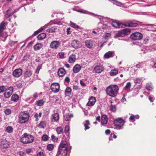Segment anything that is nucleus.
<instances>
[{
	"label": "nucleus",
	"instance_id": "obj_10",
	"mask_svg": "<svg viewBox=\"0 0 156 156\" xmlns=\"http://www.w3.org/2000/svg\"><path fill=\"white\" fill-rule=\"evenodd\" d=\"M60 42L57 41H54L51 42L50 44V47L53 49H57L60 45Z\"/></svg>",
	"mask_w": 156,
	"mask_h": 156
},
{
	"label": "nucleus",
	"instance_id": "obj_27",
	"mask_svg": "<svg viewBox=\"0 0 156 156\" xmlns=\"http://www.w3.org/2000/svg\"><path fill=\"white\" fill-rule=\"evenodd\" d=\"M139 116L138 115H134L133 114H131V115L129 118V120L130 121H135V119H138L139 118Z\"/></svg>",
	"mask_w": 156,
	"mask_h": 156
},
{
	"label": "nucleus",
	"instance_id": "obj_42",
	"mask_svg": "<svg viewBox=\"0 0 156 156\" xmlns=\"http://www.w3.org/2000/svg\"><path fill=\"white\" fill-rule=\"evenodd\" d=\"M11 9H9L7 11L5 15V17L6 18H9L11 15V13L9 12L10 11H11Z\"/></svg>",
	"mask_w": 156,
	"mask_h": 156
},
{
	"label": "nucleus",
	"instance_id": "obj_37",
	"mask_svg": "<svg viewBox=\"0 0 156 156\" xmlns=\"http://www.w3.org/2000/svg\"><path fill=\"white\" fill-rule=\"evenodd\" d=\"M123 36L122 30L121 31H119L114 36V37L115 38H117L119 37Z\"/></svg>",
	"mask_w": 156,
	"mask_h": 156
},
{
	"label": "nucleus",
	"instance_id": "obj_33",
	"mask_svg": "<svg viewBox=\"0 0 156 156\" xmlns=\"http://www.w3.org/2000/svg\"><path fill=\"white\" fill-rule=\"evenodd\" d=\"M36 104L37 106H41L44 104V101L43 100H40L36 101Z\"/></svg>",
	"mask_w": 156,
	"mask_h": 156
},
{
	"label": "nucleus",
	"instance_id": "obj_48",
	"mask_svg": "<svg viewBox=\"0 0 156 156\" xmlns=\"http://www.w3.org/2000/svg\"><path fill=\"white\" fill-rule=\"evenodd\" d=\"M69 126L67 125L65 126V132L66 133H69Z\"/></svg>",
	"mask_w": 156,
	"mask_h": 156
},
{
	"label": "nucleus",
	"instance_id": "obj_21",
	"mask_svg": "<svg viewBox=\"0 0 156 156\" xmlns=\"http://www.w3.org/2000/svg\"><path fill=\"white\" fill-rule=\"evenodd\" d=\"M76 59V55L74 54H72L69 57V62L70 63H74Z\"/></svg>",
	"mask_w": 156,
	"mask_h": 156
},
{
	"label": "nucleus",
	"instance_id": "obj_11",
	"mask_svg": "<svg viewBox=\"0 0 156 156\" xmlns=\"http://www.w3.org/2000/svg\"><path fill=\"white\" fill-rule=\"evenodd\" d=\"M9 143L5 139H2L0 144V148L1 149H6L8 147Z\"/></svg>",
	"mask_w": 156,
	"mask_h": 156
},
{
	"label": "nucleus",
	"instance_id": "obj_9",
	"mask_svg": "<svg viewBox=\"0 0 156 156\" xmlns=\"http://www.w3.org/2000/svg\"><path fill=\"white\" fill-rule=\"evenodd\" d=\"M60 88V85L57 83H53L51 86V89L52 92L56 93L59 91Z\"/></svg>",
	"mask_w": 156,
	"mask_h": 156
},
{
	"label": "nucleus",
	"instance_id": "obj_60",
	"mask_svg": "<svg viewBox=\"0 0 156 156\" xmlns=\"http://www.w3.org/2000/svg\"><path fill=\"white\" fill-rule=\"evenodd\" d=\"M80 84L82 86H85L86 85L84 83L83 81L82 80H80Z\"/></svg>",
	"mask_w": 156,
	"mask_h": 156
},
{
	"label": "nucleus",
	"instance_id": "obj_3",
	"mask_svg": "<svg viewBox=\"0 0 156 156\" xmlns=\"http://www.w3.org/2000/svg\"><path fill=\"white\" fill-rule=\"evenodd\" d=\"M112 24L113 26L119 28H122L124 25L126 27H136L138 25L137 23L130 21H127L124 23V24L118 22H113L112 23Z\"/></svg>",
	"mask_w": 156,
	"mask_h": 156
},
{
	"label": "nucleus",
	"instance_id": "obj_63",
	"mask_svg": "<svg viewBox=\"0 0 156 156\" xmlns=\"http://www.w3.org/2000/svg\"><path fill=\"white\" fill-rule=\"evenodd\" d=\"M70 28L69 27L67 29V34H71V33L70 32Z\"/></svg>",
	"mask_w": 156,
	"mask_h": 156
},
{
	"label": "nucleus",
	"instance_id": "obj_39",
	"mask_svg": "<svg viewBox=\"0 0 156 156\" xmlns=\"http://www.w3.org/2000/svg\"><path fill=\"white\" fill-rule=\"evenodd\" d=\"M46 126L45 122H41L39 124L38 127L41 128H44Z\"/></svg>",
	"mask_w": 156,
	"mask_h": 156
},
{
	"label": "nucleus",
	"instance_id": "obj_5",
	"mask_svg": "<svg viewBox=\"0 0 156 156\" xmlns=\"http://www.w3.org/2000/svg\"><path fill=\"white\" fill-rule=\"evenodd\" d=\"M34 140V138L32 135L25 133L21 137V141L23 144H28L33 142Z\"/></svg>",
	"mask_w": 156,
	"mask_h": 156
},
{
	"label": "nucleus",
	"instance_id": "obj_56",
	"mask_svg": "<svg viewBox=\"0 0 156 156\" xmlns=\"http://www.w3.org/2000/svg\"><path fill=\"white\" fill-rule=\"evenodd\" d=\"M52 140L53 141H55L57 140V138L55 137L54 135H52L51 136Z\"/></svg>",
	"mask_w": 156,
	"mask_h": 156
},
{
	"label": "nucleus",
	"instance_id": "obj_12",
	"mask_svg": "<svg viewBox=\"0 0 156 156\" xmlns=\"http://www.w3.org/2000/svg\"><path fill=\"white\" fill-rule=\"evenodd\" d=\"M22 73V70L21 69H17L13 71L12 75L16 77H19L21 75Z\"/></svg>",
	"mask_w": 156,
	"mask_h": 156
},
{
	"label": "nucleus",
	"instance_id": "obj_54",
	"mask_svg": "<svg viewBox=\"0 0 156 156\" xmlns=\"http://www.w3.org/2000/svg\"><path fill=\"white\" fill-rule=\"evenodd\" d=\"M149 37H147L144 40V44H146L149 40Z\"/></svg>",
	"mask_w": 156,
	"mask_h": 156
},
{
	"label": "nucleus",
	"instance_id": "obj_53",
	"mask_svg": "<svg viewBox=\"0 0 156 156\" xmlns=\"http://www.w3.org/2000/svg\"><path fill=\"white\" fill-rule=\"evenodd\" d=\"M5 90V87L4 86H2L0 87V94L3 92Z\"/></svg>",
	"mask_w": 156,
	"mask_h": 156
},
{
	"label": "nucleus",
	"instance_id": "obj_7",
	"mask_svg": "<svg viewBox=\"0 0 156 156\" xmlns=\"http://www.w3.org/2000/svg\"><path fill=\"white\" fill-rule=\"evenodd\" d=\"M85 44L86 46L90 49H93L95 46L94 41L91 39L86 40Z\"/></svg>",
	"mask_w": 156,
	"mask_h": 156
},
{
	"label": "nucleus",
	"instance_id": "obj_45",
	"mask_svg": "<svg viewBox=\"0 0 156 156\" xmlns=\"http://www.w3.org/2000/svg\"><path fill=\"white\" fill-rule=\"evenodd\" d=\"M54 148L52 144H49L47 145V149L49 151H51L53 150Z\"/></svg>",
	"mask_w": 156,
	"mask_h": 156
},
{
	"label": "nucleus",
	"instance_id": "obj_29",
	"mask_svg": "<svg viewBox=\"0 0 156 156\" xmlns=\"http://www.w3.org/2000/svg\"><path fill=\"white\" fill-rule=\"evenodd\" d=\"M113 53L111 51H109L106 53L104 55V57L106 58H108L113 56Z\"/></svg>",
	"mask_w": 156,
	"mask_h": 156
},
{
	"label": "nucleus",
	"instance_id": "obj_55",
	"mask_svg": "<svg viewBox=\"0 0 156 156\" xmlns=\"http://www.w3.org/2000/svg\"><path fill=\"white\" fill-rule=\"evenodd\" d=\"M61 23V22L58 21H54L53 22V23L54 24H57L60 25Z\"/></svg>",
	"mask_w": 156,
	"mask_h": 156
},
{
	"label": "nucleus",
	"instance_id": "obj_62",
	"mask_svg": "<svg viewBox=\"0 0 156 156\" xmlns=\"http://www.w3.org/2000/svg\"><path fill=\"white\" fill-rule=\"evenodd\" d=\"M88 125H87V124H84V126L85 127V130H86L87 129H89L90 128V127L88 126Z\"/></svg>",
	"mask_w": 156,
	"mask_h": 156
},
{
	"label": "nucleus",
	"instance_id": "obj_59",
	"mask_svg": "<svg viewBox=\"0 0 156 156\" xmlns=\"http://www.w3.org/2000/svg\"><path fill=\"white\" fill-rule=\"evenodd\" d=\"M73 89L74 90H77L79 89V87L76 85L73 86Z\"/></svg>",
	"mask_w": 156,
	"mask_h": 156
},
{
	"label": "nucleus",
	"instance_id": "obj_47",
	"mask_svg": "<svg viewBox=\"0 0 156 156\" xmlns=\"http://www.w3.org/2000/svg\"><path fill=\"white\" fill-rule=\"evenodd\" d=\"M11 110L9 109H7L5 111V113L6 115H9L11 114Z\"/></svg>",
	"mask_w": 156,
	"mask_h": 156
},
{
	"label": "nucleus",
	"instance_id": "obj_64",
	"mask_svg": "<svg viewBox=\"0 0 156 156\" xmlns=\"http://www.w3.org/2000/svg\"><path fill=\"white\" fill-rule=\"evenodd\" d=\"M111 132L110 130L109 129H107L105 131V133L107 134H109Z\"/></svg>",
	"mask_w": 156,
	"mask_h": 156
},
{
	"label": "nucleus",
	"instance_id": "obj_30",
	"mask_svg": "<svg viewBox=\"0 0 156 156\" xmlns=\"http://www.w3.org/2000/svg\"><path fill=\"white\" fill-rule=\"evenodd\" d=\"M6 23L4 22H2L0 24V32L2 31L5 28V26Z\"/></svg>",
	"mask_w": 156,
	"mask_h": 156
},
{
	"label": "nucleus",
	"instance_id": "obj_41",
	"mask_svg": "<svg viewBox=\"0 0 156 156\" xmlns=\"http://www.w3.org/2000/svg\"><path fill=\"white\" fill-rule=\"evenodd\" d=\"M144 63L143 62L139 63L136 65V67L137 68H139L141 67H143L144 66Z\"/></svg>",
	"mask_w": 156,
	"mask_h": 156
},
{
	"label": "nucleus",
	"instance_id": "obj_34",
	"mask_svg": "<svg viewBox=\"0 0 156 156\" xmlns=\"http://www.w3.org/2000/svg\"><path fill=\"white\" fill-rule=\"evenodd\" d=\"M56 131L58 134H62L63 132V128L61 126L57 127L56 128Z\"/></svg>",
	"mask_w": 156,
	"mask_h": 156
},
{
	"label": "nucleus",
	"instance_id": "obj_36",
	"mask_svg": "<svg viewBox=\"0 0 156 156\" xmlns=\"http://www.w3.org/2000/svg\"><path fill=\"white\" fill-rule=\"evenodd\" d=\"M13 129L12 127L9 126L6 127V131L9 133H11L13 131Z\"/></svg>",
	"mask_w": 156,
	"mask_h": 156
},
{
	"label": "nucleus",
	"instance_id": "obj_25",
	"mask_svg": "<svg viewBox=\"0 0 156 156\" xmlns=\"http://www.w3.org/2000/svg\"><path fill=\"white\" fill-rule=\"evenodd\" d=\"M122 30L123 35H129L130 33V30L129 29H124Z\"/></svg>",
	"mask_w": 156,
	"mask_h": 156
},
{
	"label": "nucleus",
	"instance_id": "obj_23",
	"mask_svg": "<svg viewBox=\"0 0 156 156\" xmlns=\"http://www.w3.org/2000/svg\"><path fill=\"white\" fill-rule=\"evenodd\" d=\"M43 47V44L41 43H38L35 45L34 46V49L35 51H37Z\"/></svg>",
	"mask_w": 156,
	"mask_h": 156
},
{
	"label": "nucleus",
	"instance_id": "obj_44",
	"mask_svg": "<svg viewBox=\"0 0 156 156\" xmlns=\"http://www.w3.org/2000/svg\"><path fill=\"white\" fill-rule=\"evenodd\" d=\"M48 139V136L46 135H44L42 137V140L44 141H46Z\"/></svg>",
	"mask_w": 156,
	"mask_h": 156
},
{
	"label": "nucleus",
	"instance_id": "obj_57",
	"mask_svg": "<svg viewBox=\"0 0 156 156\" xmlns=\"http://www.w3.org/2000/svg\"><path fill=\"white\" fill-rule=\"evenodd\" d=\"M65 81L68 83H69L70 81L69 77L68 76L66 77L65 79Z\"/></svg>",
	"mask_w": 156,
	"mask_h": 156
},
{
	"label": "nucleus",
	"instance_id": "obj_26",
	"mask_svg": "<svg viewBox=\"0 0 156 156\" xmlns=\"http://www.w3.org/2000/svg\"><path fill=\"white\" fill-rule=\"evenodd\" d=\"M19 96L16 94H13L11 97V100L14 102H17L19 100Z\"/></svg>",
	"mask_w": 156,
	"mask_h": 156
},
{
	"label": "nucleus",
	"instance_id": "obj_32",
	"mask_svg": "<svg viewBox=\"0 0 156 156\" xmlns=\"http://www.w3.org/2000/svg\"><path fill=\"white\" fill-rule=\"evenodd\" d=\"M118 73V71L117 69L111 70L109 72L111 76H115Z\"/></svg>",
	"mask_w": 156,
	"mask_h": 156
},
{
	"label": "nucleus",
	"instance_id": "obj_40",
	"mask_svg": "<svg viewBox=\"0 0 156 156\" xmlns=\"http://www.w3.org/2000/svg\"><path fill=\"white\" fill-rule=\"evenodd\" d=\"M71 118V116L69 114H66L64 116V119L66 121L69 120Z\"/></svg>",
	"mask_w": 156,
	"mask_h": 156
},
{
	"label": "nucleus",
	"instance_id": "obj_4",
	"mask_svg": "<svg viewBox=\"0 0 156 156\" xmlns=\"http://www.w3.org/2000/svg\"><path fill=\"white\" fill-rule=\"evenodd\" d=\"M29 117V112L27 111L22 112L19 114L18 122L21 124L25 123L28 121Z\"/></svg>",
	"mask_w": 156,
	"mask_h": 156
},
{
	"label": "nucleus",
	"instance_id": "obj_35",
	"mask_svg": "<svg viewBox=\"0 0 156 156\" xmlns=\"http://www.w3.org/2000/svg\"><path fill=\"white\" fill-rule=\"evenodd\" d=\"M134 82L136 84H140L142 82V79L141 78L136 77L134 79Z\"/></svg>",
	"mask_w": 156,
	"mask_h": 156
},
{
	"label": "nucleus",
	"instance_id": "obj_58",
	"mask_svg": "<svg viewBox=\"0 0 156 156\" xmlns=\"http://www.w3.org/2000/svg\"><path fill=\"white\" fill-rule=\"evenodd\" d=\"M37 156H44V154L43 153L41 152H39L37 154Z\"/></svg>",
	"mask_w": 156,
	"mask_h": 156
},
{
	"label": "nucleus",
	"instance_id": "obj_49",
	"mask_svg": "<svg viewBox=\"0 0 156 156\" xmlns=\"http://www.w3.org/2000/svg\"><path fill=\"white\" fill-rule=\"evenodd\" d=\"M58 55L60 58H64V54L63 52H59L58 53Z\"/></svg>",
	"mask_w": 156,
	"mask_h": 156
},
{
	"label": "nucleus",
	"instance_id": "obj_43",
	"mask_svg": "<svg viewBox=\"0 0 156 156\" xmlns=\"http://www.w3.org/2000/svg\"><path fill=\"white\" fill-rule=\"evenodd\" d=\"M70 24L71 26L74 28H80L79 26L72 22H70Z\"/></svg>",
	"mask_w": 156,
	"mask_h": 156
},
{
	"label": "nucleus",
	"instance_id": "obj_51",
	"mask_svg": "<svg viewBox=\"0 0 156 156\" xmlns=\"http://www.w3.org/2000/svg\"><path fill=\"white\" fill-rule=\"evenodd\" d=\"M110 108L111 110L113 112H115L116 110V107L115 105L111 106L110 107Z\"/></svg>",
	"mask_w": 156,
	"mask_h": 156
},
{
	"label": "nucleus",
	"instance_id": "obj_15",
	"mask_svg": "<svg viewBox=\"0 0 156 156\" xmlns=\"http://www.w3.org/2000/svg\"><path fill=\"white\" fill-rule=\"evenodd\" d=\"M59 119V114L57 113H54L51 117V120L52 122H57L58 121Z\"/></svg>",
	"mask_w": 156,
	"mask_h": 156
},
{
	"label": "nucleus",
	"instance_id": "obj_1",
	"mask_svg": "<svg viewBox=\"0 0 156 156\" xmlns=\"http://www.w3.org/2000/svg\"><path fill=\"white\" fill-rule=\"evenodd\" d=\"M68 147L66 141H62L59 146L56 156H66Z\"/></svg>",
	"mask_w": 156,
	"mask_h": 156
},
{
	"label": "nucleus",
	"instance_id": "obj_61",
	"mask_svg": "<svg viewBox=\"0 0 156 156\" xmlns=\"http://www.w3.org/2000/svg\"><path fill=\"white\" fill-rule=\"evenodd\" d=\"M34 117L35 118V120L36 121H37L38 120V114L37 113H36L34 115Z\"/></svg>",
	"mask_w": 156,
	"mask_h": 156
},
{
	"label": "nucleus",
	"instance_id": "obj_14",
	"mask_svg": "<svg viewBox=\"0 0 156 156\" xmlns=\"http://www.w3.org/2000/svg\"><path fill=\"white\" fill-rule=\"evenodd\" d=\"M89 101L87 104V105L88 106H93L96 101L95 98L93 96H91L89 99Z\"/></svg>",
	"mask_w": 156,
	"mask_h": 156
},
{
	"label": "nucleus",
	"instance_id": "obj_17",
	"mask_svg": "<svg viewBox=\"0 0 156 156\" xmlns=\"http://www.w3.org/2000/svg\"><path fill=\"white\" fill-rule=\"evenodd\" d=\"M101 125L104 126L108 122V118L105 115H103L101 117Z\"/></svg>",
	"mask_w": 156,
	"mask_h": 156
},
{
	"label": "nucleus",
	"instance_id": "obj_6",
	"mask_svg": "<svg viewBox=\"0 0 156 156\" xmlns=\"http://www.w3.org/2000/svg\"><path fill=\"white\" fill-rule=\"evenodd\" d=\"M114 124L115 128L120 129L124 125L125 122L123 120L120 118H119L114 120Z\"/></svg>",
	"mask_w": 156,
	"mask_h": 156
},
{
	"label": "nucleus",
	"instance_id": "obj_2",
	"mask_svg": "<svg viewBox=\"0 0 156 156\" xmlns=\"http://www.w3.org/2000/svg\"><path fill=\"white\" fill-rule=\"evenodd\" d=\"M118 86L115 85H111L108 86L106 89L107 94L111 97H115L118 93Z\"/></svg>",
	"mask_w": 156,
	"mask_h": 156
},
{
	"label": "nucleus",
	"instance_id": "obj_24",
	"mask_svg": "<svg viewBox=\"0 0 156 156\" xmlns=\"http://www.w3.org/2000/svg\"><path fill=\"white\" fill-rule=\"evenodd\" d=\"M32 74V72L30 70L26 71L24 74V78L26 79L27 78L30 77Z\"/></svg>",
	"mask_w": 156,
	"mask_h": 156
},
{
	"label": "nucleus",
	"instance_id": "obj_50",
	"mask_svg": "<svg viewBox=\"0 0 156 156\" xmlns=\"http://www.w3.org/2000/svg\"><path fill=\"white\" fill-rule=\"evenodd\" d=\"M131 86V83L130 82H128L127 83V84L125 87V88L126 89H129V88H130Z\"/></svg>",
	"mask_w": 156,
	"mask_h": 156
},
{
	"label": "nucleus",
	"instance_id": "obj_13",
	"mask_svg": "<svg viewBox=\"0 0 156 156\" xmlns=\"http://www.w3.org/2000/svg\"><path fill=\"white\" fill-rule=\"evenodd\" d=\"M13 91V88L12 87H10L4 93V95L6 98H9L12 95Z\"/></svg>",
	"mask_w": 156,
	"mask_h": 156
},
{
	"label": "nucleus",
	"instance_id": "obj_19",
	"mask_svg": "<svg viewBox=\"0 0 156 156\" xmlns=\"http://www.w3.org/2000/svg\"><path fill=\"white\" fill-rule=\"evenodd\" d=\"M58 76L62 77L66 74V71L64 68H60L58 70Z\"/></svg>",
	"mask_w": 156,
	"mask_h": 156
},
{
	"label": "nucleus",
	"instance_id": "obj_46",
	"mask_svg": "<svg viewBox=\"0 0 156 156\" xmlns=\"http://www.w3.org/2000/svg\"><path fill=\"white\" fill-rule=\"evenodd\" d=\"M41 65H39L38 66L37 68L35 71V73L38 74L39 73V71L41 68Z\"/></svg>",
	"mask_w": 156,
	"mask_h": 156
},
{
	"label": "nucleus",
	"instance_id": "obj_18",
	"mask_svg": "<svg viewBox=\"0 0 156 156\" xmlns=\"http://www.w3.org/2000/svg\"><path fill=\"white\" fill-rule=\"evenodd\" d=\"M104 69L103 67L101 66L97 65L94 68L96 73H101Z\"/></svg>",
	"mask_w": 156,
	"mask_h": 156
},
{
	"label": "nucleus",
	"instance_id": "obj_31",
	"mask_svg": "<svg viewBox=\"0 0 156 156\" xmlns=\"http://www.w3.org/2000/svg\"><path fill=\"white\" fill-rule=\"evenodd\" d=\"M71 89L69 87H67L65 91L66 96H69L71 94Z\"/></svg>",
	"mask_w": 156,
	"mask_h": 156
},
{
	"label": "nucleus",
	"instance_id": "obj_20",
	"mask_svg": "<svg viewBox=\"0 0 156 156\" xmlns=\"http://www.w3.org/2000/svg\"><path fill=\"white\" fill-rule=\"evenodd\" d=\"M81 69V66L77 64L73 67V71L75 73H77L80 71Z\"/></svg>",
	"mask_w": 156,
	"mask_h": 156
},
{
	"label": "nucleus",
	"instance_id": "obj_8",
	"mask_svg": "<svg viewBox=\"0 0 156 156\" xmlns=\"http://www.w3.org/2000/svg\"><path fill=\"white\" fill-rule=\"evenodd\" d=\"M143 37V35L141 33L138 32H136L131 34L130 37L132 40H138L142 39Z\"/></svg>",
	"mask_w": 156,
	"mask_h": 156
},
{
	"label": "nucleus",
	"instance_id": "obj_28",
	"mask_svg": "<svg viewBox=\"0 0 156 156\" xmlns=\"http://www.w3.org/2000/svg\"><path fill=\"white\" fill-rule=\"evenodd\" d=\"M46 37V34L45 33H42L39 34L37 37L38 40H41L44 39Z\"/></svg>",
	"mask_w": 156,
	"mask_h": 156
},
{
	"label": "nucleus",
	"instance_id": "obj_38",
	"mask_svg": "<svg viewBox=\"0 0 156 156\" xmlns=\"http://www.w3.org/2000/svg\"><path fill=\"white\" fill-rule=\"evenodd\" d=\"M146 88L147 90H151L152 89L153 86L151 83H148L146 85Z\"/></svg>",
	"mask_w": 156,
	"mask_h": 156
},
{
	"label": "nucleus",
	"instance_id": "obj_22",
	"mask_svg": "<svg viewBox=\"0 0 156 156\" xmlns=\"http://www.w3.org/2000/svg\"><path fill=\"white\" fill-rule=\"evenodd\" d=\"M57 29V27L54 26H52L49 27L46 30V31L48 33H53L55 32V30Z\"/></svg>",
	"mask_w": 156,
	"mask_h": 156
},
{
	"label": "nucleus",
	"instance_id": "obj_52",
	"mask_svg": "<svg viewBox=\"0 0 156 156\" xmlns=\"http://www.w3.org/2000/svg\"><path fill=\"white\" fill-rule=\"evenodd\" d=\"M104 37L105 39H107L108 38L110 37L111 36V34H110L109 33H106L104 35Z\"/></svg>",
	"mask_w": 156,
	"mask_h": 156
},
{
	"label": "nucleus",
	"instance_id": "obj_16",
	"mask_svg": "<svg viewBox=\"0 0 156 156\" xmlns=\"http://www.w3.org/2000/svg\"><path fill=\"white\" fill-rule=\"evenodd\" d=\"M72 47L75 48H78L81 46L80 42L76 40H73L72 43Z\"/></svg>",
	"mask_w": 156,
	"mask_h": 156
}]
</instances>
